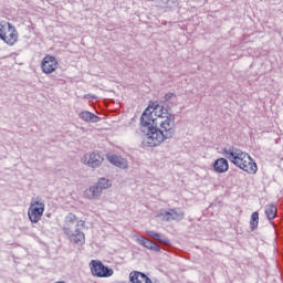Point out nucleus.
Here are the masks:
<instances>
[{
  "instance_id": "obj_14",
  "label": "nucleus",
  "mask_w": 283,
  "mask_h": 283,
  "mask_svg": "<svg viewBox=\"0 0 283 283\" xmlns=\"http://www.w3.org/2000/svg\"><path fill=\"white\" fill-rule=\"evenodd\" d=\"M78 118L84 123H98L101 117L90 111H82L78 113Z\"/></svg>"
},
{
  "instance_id": "obj_22",
  "label": "nucleus",
  "mask_w": 283,
  "mask_h": 283,
  "mask_svg": "<svg viewBox=\"0 0 283 283\" xmlns=\"http://www.w3.org/2000/svg\"><path fill=\"white\" fill-rule=\"evenodd\" d=\"M153 240H157V242H160L161 244H169V239L160 233H157Z\"/></svg>"
},
{
  "instance_id": "obj_20",
  "label": "nucleus",
  "mask_w": 283,
  "mask_h": 283,
  "mask_svg": "<svg viewBox=\"0 0 283 283\" xmlns=\"http://www.w3.org/2000/svg\"><path fill=\"white\" fill-rule=\"evenodd\" d=\"M258 224H260V213L253 212L251 214V221H250L251 230L255 231V229H258Z\"/></svg>"
},
{
  "instance_id": "obj_6",
  "label": "nucleus",
  "mask_w": 283,
  "mask_h": 283,
  "mask_svg": "<svg viewBox=\"0 0 283 283\" xmlns=\"http://www.w3.org/2000/svg\"><path fill=\"white\" fill-rule=\"evenodd\" d=\"M104 160H105V158H103V156L98 151L87 153L82 158L83 165H86L87 167H91L92 169H98V167H101V165H103Z\"/></svg>"
},
{
  "instance_id": "obj_4",
  "label": "nucleus",
  "mask_w": 283,
  "mask_h": 283,
  "mask_svg": "<svg viewBox=\"0 0 283 283\" xmlns=\"http://www.w3.org/2000/svg\"><path fill=\"white\" fill-rule=\"evenodd\" d=\"M233 165L247 174H258V164L244 151L238 157Z\"/></svg>"
},
{
  "instance_id": "obj_19",
  "label": "nucleus",
  "mask_w": 283,
  "mask_h": 283,
  "mask_svg": "<svg viewBox=\"0 0 283 283\" xmlns=\"http://www.w3.org/2000/svg\"><path fill=\"white\" fill-rule=\"evenodd\" d=\"M265 216L268 220H275V216H277V208L274 205L265 206Z\"/></svg>"
},
{
  "instance_id": "obj_26",
  "label": "nucleus",
  "mask_w": 283,
  "mask_h": 283,
  "mask_svg": "<svg viewBox=\"0 0 283 283\" xmlns=\"http://www.w3.org/2000/svg\"><path fill=\"white\" fill-rule=\"evenodd\" d=\"M77 227H85V221L83 220L77 221Z\"/></svg>"
},
{
  "instance_id": "obj_8",
  "label": "nucleus",
  "mask_w": 283,
  "mask_h": 283,
  "mask_svg": "<svg viewBox=\"0 0 283 283\" xmlns=\"http://www.w3.org/2000/svg\"><path fill=\"white\" fill-rule=\"evenodd\" d=\"M157 218H161L163 222H171V220L179 222V220L185 218V212L178 211L176 209H169L167 211L160 210V212L157 214Z\"/></svg>"
},
{
  "instance_id": "obj_10",
  "label": "nucleus",
  "mask_w": 283,
  "mask_h": 283,
  "mask_svg": "<svg viewBox=\"0 0 283 283\" xmlns=\"http://www.w3.org/2000/svg\"><path fill=\"white\" fill-rule=\"evenodd\" d=\"M242 153L243 151L241 149L235 148L233 146L224 147L223 148V156H224V158H227V160L231 161L232 165H235V161L238 160L239 156Z\"/></svg>"
},
{
  "instance_id": "obj_25",
  "label": "nucleus",
  "mask_w": 283,
  "mask_h": 283,
  "mask_svg": "<svg viewBox=\"0 0 283 283\" xmlns=\"http://www.w3.org/2000/svg\"><path fill=\"white\" fill-rule=\"evenodd\" d=\"M174 98V93H167L165 95V101H171Z\"/></svg>"
},
{
  "instance_id": "obj_21",
  "label": "nucleus",
  "mask_w": 283,
  "mask_h": 283,
  "mask_svg": "<svg viewBox=\"0 0 283 283\" xmlns=\"http://www.w3.org/2000/svg\"><path fill=\"white\" fill-rule=\"evenodd\" d=\"M76 222V214L74 213H69L67 217L65 218V226L69 227V229H72V224Z\"/></svg>"
},
{
  "instance_id": "obj_15",
  "label": "nucleus",
  "mask_w": 283,
  "mask_h": 283,
  "mask_svg": "<svg viewBox=\"0 0 283 283\" xmlns=\"http://www.w3.org/2000/svg\"><path fill=\"white\" fill-rule=\"evenodd\" d=\"M217 174H227L229 171V161L226 158H219L213 164Z\"/></svg>"
},
{
  "instance_id": "obj_3",
  "label": "nucleus",
  "mask_w": 283,
  "mask_h": 283,
  "mask_svg": "<svg viewBox=\"0 0 283 283\" xmlns=\"http://www.w3.org/2000/svg\"><path fill=\"white\" fill-rule=\"evenodd\" d=\"M44 212L45 202H43V200L39 198L32 199L28 210V216L31 224H39V221L41 220V218H43Z\"/></svg>"
},
{
  "instance_id": "obj_11",
  "label": "nucleus",
  "mask_w": 283,
  "mask_h": 283,
  "mask_svg": "<svg viewBox=\"0 0 283 283\" xmlns=\"http://www.w3.org/2000/svg\"><path fill=\"white\" fill-rule=\"evenodd\" d=\"M8 32H6L4 36L2 38V41L7 43L8 45H14L17 41H19V33L17 32V29L12 27L11 23H8Z\"/></svg>"
},
{
  "instance_id": "obj_27",
  "label": "nucleus",
  "mask_w": 283,
  "mask_h": 283,
  "mask_svg": "<svg viewBox=\"0 0 283 283\" xmlns=\"http://www.w3.org/2000/svg\"><path fill=\"white\" fill-rule=\"evenodd\" d=\"M84 98H96V96L95 95H91V94H86V95H84Z\"/></svg>"
},
{
  "instance_id": "obj_1",
  "label": "nucleus",
  "mask_w": 283,
  "mask_h": 283,
  "mask_svg": "<svg viewBox=\"0 0 283 283\" xmlns=\"http://www.w3.org/2000/svg\"><path fill=\"white\" fill-rule=\"evenodd\" d=\"M155 116L158 118L156 128L147 133L143 139L144 147H158L165 140L174 138L176 134V117L169 106L156 105L154 108Z\"/></svg>"
},
{
  "instance_id": "obj_5",
  "label": "nucleus",
  "mask_w": 283,
  "mask_h": 283,
  "mask_svg": "<svg viewBox=\"0 0 283 283\" xmlns=\"http://www.w3.org/2000/svg\"><path fill=\"white\" fill-rule=\"evenodd\" d=\"M90 265L95 277H112L114 275V270L105 266L101 261L92 260Z\"/></svg>"
},
{
  "instance_id": "obj_9",
  "label": "nucleus",
  "mask_w": 283,
  "mask_h": 283,
  "mask_svg": "<svg viewBox=\"0 0 283 283\" xmlns=\"http://www.w3.org/2000/svg\"><path fill=\"white\" fill-rule=\"evenodd\" d=\"M63 231L69 240L74 244H77V247H83V244H85V233L81 230L76 229L75 231H72L70 227H64Z\"/></svg>"
},
{
  "instance_id": "obj_16",
  "label": "nucleus",
  "mask_w": 283,
  "mask_h": 283,
  "mask_svg": "<svg viewBox=\"0 0 283 283\" xmlns=\"http://www.w3.org/2000/svg\"><path fill=\"white\" fill-rule=\"evenodd\" d=\"M137 242L145 249H149L150 251H160V245L156 244L154 241L145 238V237H137Z\"/></svg>"
},
{
  "instance_id": "obj_7",
  "label": "nucleus",
  "mask_w": 283,
  "mask_h": 283,
  "mask_svg": "<svg viewBox=\"0 0 283 283\" xmlns=\"http://www.w3.org/2000/svg\"><path fill=\"white\" fill-rule=\"evenodd\" d=\"M59 69V61L54 55H46L41 62V70L43 74H53Z\"/></svg>"
},
{
  "instance_id": "obj_2",
  "label": "nucleus",
  "mask_w": 283,
  "mask_h": 283,
  "mask_svg": "<svg viewBox=\"0 0 283 283\" xmlns=\"http://www.w3.org/2000/svg\"><path fill=\"white\" fill-rule=\"evenodd\" d=\"M156 105L159 104L153 103L149 105L140 117L142 127L147 129V134H151V132H154L153 129L158 127V117L154 118V116H156V112H154V109H156Z\"/></svg>"
},
{
  "instance_id": "obj_12",
  "label": "nucleus",
  "mask_w": 283,
  "mask_h": 283,
  "mask_svg": "<svg viewBox=\"0 0 283 283\" xmlns=\"http://www.w3.org/2000/svg\"><path fill=\"white\" fill-rule=\"evenodd\" d=\"M101 196H103V192L96 185L91 186L84 191V198L87 200H101Z\"/></svg>"
},
{
  "instance_id": "obj_18",
  "label": "nucleus",
  "mask_w": 283,
  "mask_h": 283,
  "mask_svg": "<svg viewBox=\"0 0 283 283\" xmlns=\"http://www.w3.org/2000/svg\"><path fill=\"white\" fill-rule=\"evenodd\" d=\"M95 186L99 189V191H105V189H109L112 187V181L105 177H102L97 180Z\"/></svg>"
},
{
  "instance_id": "obj_17",
  "label": "nucleus",
  "mask_w": 283,
  "mask_h": 283,
  "mask_svg": "<svg viewBox=\"0 0 283 283\" xmlns=\"http://www.w3.org/2000/svg\"><path fill=\"white\" fill-rule=\"evenodd\" d=\"M107 160L115 167H119V169H127V160L118 155H108Z\"/></svg>"
},
{
  "instance_id": "obj_24",
  "label": "nucleus",
  "mask_w": 283,
  "mask_h": 283,
  "mask_svg": "<svg viewBox=\"0 0 283 283\" xmlns=\"http://www.w3.org/2000/svg\"><path fill=\"white\" fill-rule=\"evenodd\" d=\"M157 234L158 232L156 231H151V230L147 231V235H149V238H153V240L156 238Z\"/></svg>"
},
{
  "instance_id": "obj_23",
  "label": "nucleus",
  "mask_w": 283,
  "mask_h": 283,
  "mask_svg": "<svg viewBox=\"0 0 283 283\" xmlns=\"http://www.w3.org/2000/svg\"><path fill=\"white\" fill-rule=\"evenodd\" d=\"M6 36V27L3 24H0V39L3 40Z\"/></svg>"
},
{
  "instance_id": "obj_13",
  "label": "nucleus",
  "mask_w": 283,
  "mask_h": 283,
  "mask_svg": "<svg viewBox=\"0 0 283 283\" xmlns=\"http://www.w3.org/2000/svg\"><path fill=\"white\" fill-rule=\"evenodd\" d=\"M129 281L132 283H153L151 279H148V276L145 275V273L138 271L130 272Z\"/></svg>"
}]
</instances>
